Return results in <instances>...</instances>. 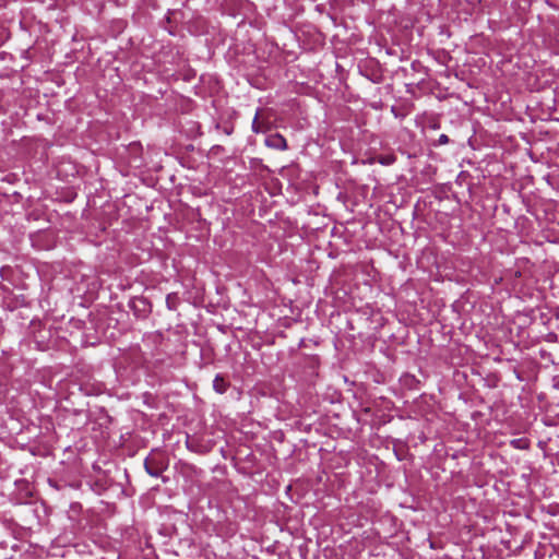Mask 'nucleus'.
I'll use <instances>...</instances> for the list:
<instances>
[{
    "label": "nucleus",
    "instance_id": "obj_1",
    "mask_svg": "<svg viewBox=\"0 0 559 559\" xmlns=\"http://www.w3.org/2000/svg\"><path fill=\"white\" fill-rule=\"evenodd\" d=\"M144 466L146 472L154 477H158L166 468V465L163 462L153 456L145 460Z\"/></svg>",
    "mask_w": 559,
    "mask_h": 559
},
{
    "label": "nucleus",
    "instance_id": "obj_2",
    "mask_svg": "<svg viewBox=\"0 0 559 559\" xmlns=\"http://www.w3.org/2000/svg\"><path fill=\"white\" fill-rule=\"evenodd\" d=\"M265 145L275 150H286L287 143L283 135L275 133L265 139Z\"/></svg>",
    "mask_w": 559,
    "mask_h": 559
},
{
    "label": "nucleus",
    "instance_id": "obj_3",
    "mask_svg": "<svg viewBox=\"0 0 559 559\" xmlns=\"http://www.w3.org/2000/svg\"><path fill=\"white\" fill-rule=\"evenodd\" d=\"M269 129L267 124L261 119V110H258L252 121V131L254 133H263Z\"/></svg>",
    "mask_w": 559,
    "mask_h": 559
},
{
    "label": "nucleus",
    "instance_id": "obj_4",
    "mask_svg": "<svg viewBox=\"0 0 559 559\" xmlns=\"http://www.w3.org/2000/svg\"><path fill=\"white\" fill-rule=\"evenodd\" d=\"M213 386L216 392L224 393L226 391L227 383L222 376L217 374L213 381Z\"/></svg>",
    "mask_w": 559,
    "mask_h": 559
},
{
    "label": "nucleus",
    "instance_id": "obj_5",
    "mask_svg": "<svg viewBox=\"0 0 559 559\" xmlns=\"http://www.w3.org/2000/svg\"><path fill=\"white\" fill-rule=\"evenodd\" d=\"M395 160V158L391 155L389 156H384V157H381L380 158V163L383 164V165H390L392 164L393 162Z\"/></svg>",
    "mask_w": 559,
    "mask_h": 559
},
{
    "label": "nucleus",
    "instance_id": "obj_6",
    "mask_svg": "<svg viewBox=\"0 0 559 559\" xmlns=\"http://www.w3.org/2000/svg\"><path fill=\"white\" fill-rule=\"evenodd\" d=\"M449 142V138L445 134H441L439 138V144H447Z\"/></svg>",
    "mask_w": 559,
    "mask_h": 559
}]
</instances>
